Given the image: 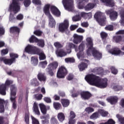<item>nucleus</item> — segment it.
<instances>
[{
    "label": "nucleus",
    "mask_w": 124,
    "mask_h": 124,
    "mask_svg": "<svg viewBox=\"0 0 124 124\" xmlns=\"http://www.w3.org/2000/svg\"><path fill=\"white\" fill-rule=\"evenodd\" d=\"M85 79L90 85L95 86L100 89H105L108 86V79L107 78L101 79L93 74L87 75Z\"/></svg>",
    "instance_id": "obj_1"
},
{
    "label": "nucleus",
    "mask_w": 124,
    "mask_h": 124,
    "mask_svg": "<svg viewBox=\"0 0 124 124\" xmlns=\"http://www.w3.org/2000/svg\"><path fill=\"white\" fill-rule=\"evenodd\" d=\"M50 7L51 13L57 17L61 16V12L57 7L50 4H46L44 7V12L49 19V25L51 28H54L56 26V22L50 13Z\"/></svg>",
    "instance_id": "obj_2"
},
{
    "label": "nucleus",
    "mask_w": 124,
    "mask_h": 124,
    "mask_svg": "<svg viewBox=\"0 0 124 124\" xmlns=\"http://www.w3.org/2000/svg\"><path fill=\"white\" fill-rule=\"evenodd\" d=\"M86 46L88 48L86 53L88 56H93L96 59V60H100L102 58V54L101 53L97 51L96 49L93 48V40L92 37H88L86 39Z\"/></svg>",
    "instance_id": "obj_3"
},
{
    "label": "nucleus",
    "mask_w": 124,
    "mask_h": 124,
    "mask_svg": "<svg viewBox=\"0 0 124 124\" xmlns=\"http://www.w3.org/2000/svg\"><path fill=\"white\" fill-rule=\"evenodd\" d=\"M71 48H75L76 52L79 51L77 56L79 60H82L83 58L86 57V53L84 52L85 50V44L84 43H81L78 47L72 43H68L67 44V49H69V51L68 52L69 54L71 53Z\"/></svg>",
    "instance_id": "obj_4"
},
{
    "label": "nucleus",
    "mask_w": 124,
    "mask_h": 124,
    "mask_svg": "<svg viewBox=\"0 0 124 124\" xmlns=\"http://www.w3.org/2000/svg\"><path fill=\"white\" fill-rule=\"evenodd\" d=\"M18 56L14 53H11L10 54V59H6L5 57H0V62H3L5 64H7L8 65H11L12 63L15 62L16 59L18 58Z\"/></svg>",
    "instance_id": "obj_5"
},
{
    "label": "nucleus",
    "mask_w": 124,
    "mask_h": 124,
    "mask_svg": "<svg viewBox=\"0 0 124 124\" xmlns=\"http://www.w3.org/2000/svg\"><path fill=\"white\" fill-rule=\"evenodd\" d=\"M94 17L100 26H105L106 24V17L104 16V14L100 12H97Z\"/></svg>",
    "instance_id": "obj_6"
},
{
    "label": "nucleus",
    "mask_w": 124,
    "mask_h": 124,
    "mask_svg": "<svg viewBox=\"0 0 124 124\" xmlns=\"http://www.w3.org/2000/svg\"><path fill=\"white\" fill-rule=\"evenodd\" d=\"M25 51L26 53L30 54L31 55H35V54L38 53L39 49L36 46L28 45L25 48Z\"/></svg>",
    "instance_id": "obj_7"
},
{
    "label": "nucleus",
    "mask_w": 124,
    "mask_h": 124,
    "mask_svg": "<svg viewBox=\"0 0 124 124\" xmlns=\"http://www.w3.org/2000/svg\"><path fill=\"white\" fill-rule=\"evenodd\" d=\"M62 3L66 10L68 11L73 10V0H62Z\"/></svg>",
    "instance_id": "obj_8"
},
{
    "label": "nucleus",
    "mask_w": 124,
    "mask_h": 124,
    "mask_svg": "<svg viewBox=\"0 0 124 124\" xmlns=\"http://www.w3.org/2000/svg\"><path fill=\"white\" fill-rule=\"evenodd\" d=\"M30 43H33V42H37L38 46L43 47L45 45L44 40H38L37 38L35 37L34 35H32L29 39Z\"/></svg>",
    "instance_id": "obj_9"
},
{
    "label": "nucleus",
    "mask_w": 124,
    "mask_h": 124,
    "mask_svg": "<svg viewBox=\"0 0 124 124\" xmlns=\"http://www.w3.org/2000/svg\"><path fill=\"white\" fill-rule=\"evenodd\" d=\"M13 81L12 80H9L7 79L4 84H3L0 86V94H2V95H5L6 94V92H5V90L6 88H7L8 86H9L11 84H12Z\"/></svg>",
    "instance_id": "obj_10"
},
{
    "label": "nucleus",
    "mask_w": 124,
    "mask_h": 124,
    "mask_svg": "<svg viewBox=\"0 0 124 124\" xmlns=\"http://www.w3.org/2000/svg\"><path fill=\"white\" fill-rule=\"evenodd\" d=\"M107 15H109V18L111 21H115L118 18V12L112 10H107L106 11Z\"/></svg>",
    "instance_id": "obj_11"
},
{
    "label": "nucleus",
    "mask_w": 124,
    "mask_h": 124,
    "mask_svg": "<svg viewBox=\"0 0 124 124\" xmlns=\"http://www.w3.org/2000/svg\"><path fill=\"white\" fill-rule=\"evenodd\" d=\"M67 74V71L64 66H61L57 72L58 78H64V76Z\"/></svg>",
    "instance_id": "obj_12"
},
{
    "label": "nucleus",
    "mask_w": 124,
    "mask_h": 124,
    "mask_svg": "<svg viewBox=\"0 0 124 124\" xmlns=\"http://www.w3.org/2000/svg\"><path fill=\"white\" fill-rule=\"evenodd\" d=\"M68 26H69V23L68 22V20H64L63 22L61 23L59 25L60 31H61V32H63V31H65L67 30Z\"/></svg>",
    "instance_id": "obj_13"
},
{
    "label": "nucleus",
    "mask_w": 124,
    "mask_h": 124,
    "mask_svg": "<svg viewBox=\"0 0 124 124\" xmlns=\"http://www.w3.org/2000/svg\"><path fill=\"white\" fill-rule=\"evenodd\" d=\"M66 52L64 51L63 49H58L56 51V54L57 57H60V58H62V57H65L67 54H69V48H67V45L66 46Z\"/></svg>",
    "instance_id": "obj_14"
},
{
    "label": "nucleus",
    "mask_w": 124,
    "mask_h": 124,
    "mask_svg": "<svg viewBox=\"0 0 124 124\" xmlns=\"http://www.w3.org/2000/svg\"><path fill=\"white\" fill-rule=\"evenodd\" d=\"M73 38V42L75 44H79V43H81V41L84 39V37L83 36L77 34H74Z\"/></svg>",
    "instance_id": "obj_15"
},
{
    "label": "nucleus",
    "mask_w": 124,
    "mask_h": 124,
    "mask_svg": "<svg viewBox=\"0 0 124 124\" xmlns=\"http://www.w3.org/2000/svg\"><path fill=\"white\" fill-rule=\"evenodd\" d=\"M122 51L119 48H115L111 52L112 55H115V56H122L124 55V46L121 48Z\"/></svg>",
    "instance_id": "obj_16"
},
{
    "label": "nucleus",
    "mask_w": 124,
    "mask_h": 124,
    "mask_svg": "<svg viewBox=\"0 0 124 124\" xmlns=\"http://www.w3.org/2000/svg\"><path fill=\"white\" fill-rule=\"evenodd\" d=\"M81 98L84 100H87L89 99L90 97H92V94L88 91L82 92L80 93Z\"/></svg>",
    "instance_id": "obj_17"
},
{
    "label": "nucleus",
    "mask_w": 124,
    "mask_h": 124,
    "mask_svg": "<svg viewBox=\"0 0 124 124\" xmlns=\"http://www.w3.org/2000/svg\"><path fill=\"white\" fill-rule=\"evenodd\" d=\"M16 87L14 85L11 86V100L13 102L15 100L16 98Z\"/></svg>",
    "instance_id": "obj_18"
},
{
    "label": "nucleus",
    "mask_w": 124,
    "mask_h": 124,
    "mask_svg": "<svg viewBox=\"0 0 124 124\" xmlns=\"http://www.w3.org/2000/svg\"><path fill=\"white\" fill-rule=\"evenodd\" d=\"M107 100L110 104H116L118 102V100H119V98L117 96H112L108 98Z\"/></svg>",
    "instance_id": "obj_19"
},
{
    "label": "nucleus",
    "mask_w": 124,
    "mask_h": 124,
    "mask_svg": "<svg viewBox=\"0 0 124 124\" xmlns=\"http://www.w3.org/2000/svg\"><path fill=\"white\" fill-rule=\"evenodd\" d=\"M89 63V61L87 60H84V62H82L78 65V68L80 71H83L85 70L86 68L88 67V64Z\"/></svg>",
    "instance_id": "obj_20"
},
{
    "label": "nucleus",
    "mask_w": 124,
    "mask_h": 124,
    "mask_svg": "<svg viewBox=\"0 0 124 124\" xmlns=\"http://www.w3.org/2000/svg\"><path fill=\"white\" fill-rule=\"evenodd\" d=\"M76 117V115H75V113H74V112L71 111L70 113V118L69 119V124H75L76 120H74V118Z\"/></svg>",
    "instance_id": "obj_21"
},
{
    "label": "nucleus",
    "mask_w": 124,
    "mask_h": 124,
    "mask_svg": "<svg viewBox=\"0 0 124 124\" xmlns=\"http://www.w3.org/2000/svg\"><path fill=\"white\" fill-rule=\"evenodd\" d=\"M7 104V102H5L4 100L0 98V113L4 112V105Z\"/></svg>",
    "instance_id": "obj_22"
},
{
    "label": "nucleus",
    "mask_w": 124,
    "mask_h": 124,
    "mask_svg": "<svg viewBox=\"0 0 124 124\" xmlns=\"http://www.w3.org/2000/svg\"><path fill=\"white\" fill-rule=\"evenodd\" d=\"M33 111L36 115H40V111H39V108H38V104L36 103H34L33 104Z\"/></svg>",
    "instance_id": "obj_23"
},
{
    "label": "nucleus",
    "mask_w": 124,
    "mask_h": 124,
    "mask_svg": "<svg viewBox=\"0 0 124 124\" xmlns=\"http://www.w3.org/2000/svg\"><path fill=\"white\" fill-rule=\"evenodd\" d=\"M102 2L106 3L107 6L112 7L115 5V3L113 0H101Z\"/></svg>",
    "instance_id": "obj_24"
},
{
    "label": "nucleus",
    "mask_w": 124,
    "mask_h": 124,
    "mask_svg": "<svg viewBox=\"0 0 124 124\" xmlns=\"http://www.w3.org/2000/svg\"><path fill=\"white\" fill-rule=\"evenodd\" d=\"M36 54L39 55V59L40 61H43L45 60V59H46V55H45V54H44V52L40 51L39 49V51H38V53Z\"/></svg>",
    "instance_id": "obj_25"
},
{
    "label": "nucleus",
    "mask_w": 124,
    "mask_h": 124,
    "mask_svg": "<svg viewBox=\"0 0 124 124\" xmlns=\"http://www.w3.org/2000/svg\"><path fill=\"white\" fill-rule=\"evenodd\" d=\"M39 106L42 114L45 115V114L47 113V109L46 108V106L45 105H44L43 103L39 104Z\"/></svg>",
    "instance_id": "obj_26"
},
{
    "label": "nucleus",
    "mask_w": 124,
    "mask_h": 124,
    "mask_svg": "<svg viewBox=\"0 0 124 124\" xmlns=\"http://www.w3.org/2000/svg\"><path fill=\"white\" fill-rule=\"evenodd\" d=\"M61 103L63 107H68L69 106L70 102L68 99H61Z\"/></svg>",
    "instance_id": "obj_27"
},
{
    "label": "nucleus",
    "mask_w": 124,
    "mask_h": 124,
    "mask_svg": "<svg viewBox=\"0 0 124 124\" xmlns=\"http://www.w3.org/2000/svg\"><path fill=\"white\" fill-rule=\"evenodd\" d=\"M81 17H83V18H85V19H91L92 18V13H81Z\"/></svg>",
    "instance_id": "obj_28"
},
{
    "label": "nucleus",
    "mask_w": 124,
    "mask_h": 124,
    "mask_svg": "<svg viewBox=\"0 0 124 124\" xmlns=\"http://www.w3.org/2000/svg\"><path fill=\"white\" fill-rule=\"evenodd\" d=\"M121 20L120 21L121 26H124V10H122L120 14Z\"/></svg>",
    "instance_id": "obj_29"
},
{
    "label": "nucleus",
    "mask_w": 124,
    "mask_h": 124,
    "mask_svg": "<svg viewBox=\"0 0 124 124\" xmlns=\"http://www.w3.org/2000/svg\"><path fill=\"white\" fill-rule=\"evenodd\" d=\"M58 65H59V64H58V62H54L53 63H51L49 64L48 68H50V69H56L57 67H58Z\"/></svg>",
    "instance_id": "obj_30"
},
{
    "label": "nucleus",
    "mask_w": 124,
    "mask_h": 124,
    "mask_svg": "<svg viewBox=\"0 0 124 124\" xmlns=\"http://www.w3.org/2000/svg\"><path fill=\"white\" fill-rule=\"evenodd\" d=\"M31 63L33 65H37L38 64V59L35 57H32L31 58Z\"/></svg>",
    "instance_id": "obj_31"
},
{
    "label": "nucleus",
    "mask_w": 124,
    "mask_h": 124,
    "mask_svg": "<svg viewBox=\"0 0 124 124\" xmlns=\"http://www.w3.org/2000/svg\"><path fill=\"white\" fill-rule=\"evenodd\" d=\"M65 62L66 63H71L73 62H75V59L73 57L71 58H67L65 59Z\"/></svg>",
    "instance_id": "obj_32"
},
{
    "label": "nucleus",
    "mask_w": 124,
    "mask_h": 124,
    "mask_svg": "<svg viewBox=\"0 0 124 124\" xmlns=\"http://www.w3.org/2000/svg\"><path fill=\"white\" fill-rule=\"evenodd\" d=\"M58 118L60 122H63L65 118L64 114H63L62 112L58 113Z\"/></svg>",
    "instance_id": "obj_33"
},
{
    "label": "nucleus",
    "mask_w": 124,
    "mask_h": 124,
    "mask_svg": "<svg viewBox=\"0 0 124 124\" xmlns=\"http://www.w3.org/2000/svg\"><path fill=\"white\" fill-rule=\"evenodd\" d=\"M49 118H50V116L48 114L45 116H41V119H42V120H46V122L45 121L43 120L42 124H46H46H48V119H49Z\"/></svg>",
    "instance_id": "obj_34"
},
{
    "label": "nucleus",
    "mask_w": 124,
    "mask_h": 124,
    "mask_svg": "<svg viewBox=\"0 0 124 124\" xmlns=\"http://www.w3.org/2000/svg\"><path fill=\"white\" fill-rule=\"evenodd\" d=\"M80 0V1L78 2V8H79V9H82L83 7H84V6L82 5L83 3L88 1V0Z\"/></svg>",
    "instance_id": "obj_35"
},
{
    "label": "nucleus",
    "mask_w": 124,
    "mask_h": 124,
    "mask_svg": "<svg viewBox=\"0 0 124 124\" xmlns=\"http://www.w3.org/2000/svg\"><path fill=\"white\" fill-rule=\"evenodd\" d=\"M10 31L12 33H13V32L19 33L20 32V29L18 27H13L10 28Z\"/></svg>",
    "instance_id": "obj_36"
},
{
    "label": "nucleus",
    "mask_w": 124,
    "mask_h": 124,
    "mask_svg": "<svg viewBox=\"0 0 124 124\" xmlns=\"http://www.w3.org/2000/svg\"><path fill=\"white\" fill-rule=\"evenodd\" d=\"M100 115L99 114V113L95 112L93 113L91 116L90 119H92V120H95L96 119H97V118H99Z\"/></svg>",
    "instance_id": "obj_37"
},
{
    "label": "nucleus",
    "mask_w": 124,
    "mask_h": 124,
    "mask_svg": "<svg viewBox=\"0 0 124 124\" xmlns=\"http://www.w3.org/2000/svg\"><path fill=\"white\" fill-rule=\"evenodd\" d=\"M98 112L99 115H101L102 117H106L108 115V112L103 109H99Z\"/></svg>",
    "instance_id": "obj_38"
},
{
    "label": "nucleus",
    "mask_w": 124,
    "mask_h": 124,
    "mask_svg": "<svg viewBox=\"0 0 124 124\" xmlns=\"http://www.w3.org/2000/svg\"><path fill=\"white\" fill-rule=\"evenodd\" d=\"M48 64V62H47V61H43L39 62V66L40 67H42V68H45L46 66H47V64Z\"/></svg>",
    "instance_id": "obj_39"
},
{
    "label": "nucleus",
    "mask_w": 124,
    "mask_h": 124,
    "mask_svg": "<svg viewBox=\"0 0 124 124\" xmlns=\"http://www.w3.org/2000/svg\"><path fill=\"white\" fill-rule=\"evenodd\" d=\"M95 6V4H88L85 7V10H91Z\"/></svg>",
    "instance_id": "obj_40"
},
{
    "label": "nucleus",
    "mask_w": 124,
    "mask_h": 124,
    "mask_svg": "<svg viewBox=\"0 0 124 124\" xmlns=\"http://www.w3.org/2000/svg\"><path fill=\"white\" fill-rule=\"evenodd\" d=\"M38 78L40 81H45L46 78L44 76V75L42 73H40L38 75Z\"/></svg>",
    "instance_id": "obj_41"
},
{
    "label": "nucleus",
    "mask_w": 124,
    "mask_h": 124,
    "mask_svg": "<svg viewBox=\"0 0 124 124\" xmlns=\"http://www.w3.org/2000/svg\"><path fill=\"white\" fill-rule=\"evenodd\" d=\"M62 105L59 103L54 102L53 103V107L56 110H59L60 109Z\"/></svg>",
    "instance_id": "obj_42"
},
{
    "label": "nucleus",
    "mask_w": 124,
    "mask_h": 124,
    "mask_svg": "<svg viewBox=\"0 0 124 124\" xmlns=\"http://www.w3.org/2000/svg\"><path fill=\"white\" fill-rule=\"evenodd\" d=\"M85 111L86 113L90 114V113H92V112H93V111H94V110L93 109V108L91 107H88L85 108Z\"/></svg>",
    "instance_id": "obj_43"
},
{
    "label": "nucleus",
    "mask_w": 124,
    "mask_h": 124,
    "mask_svg": "<svg viewBox=\"0 0 124 124\" xmlns=\"http://www.w3.org/2000/svg\"><path fill=\"white\" fill-rule=\"evenodd\" d=\"M113 40L116 43L120 42L122 40V37L120 36L113 37Z\"/></svg>",
    "instance_id": "obj_44"
},
{
    "label": "nucleus",
    "mask_w": 124,
    "mask_h": 124,
    "mask_svg": "<svg viewBox=\"0 0 124 124\" xmlns=\"http://www.w3.org/2000/svg\"><path fill=\"white\" fill-rule=\"evenodd\" d=\"M72 20L73 22H77L78 21H80L81 20V17L80 16H76L72 18Z\"/></svg>",
    "instance_id": "obj_45"
},
{
    "label": "nucleus",
    "mask_w": 124,
    "mask_h": 124,
    "mask_svg": "<svg viewBox=\"0 0 124 124\" xmlns=\"http://www.w3.org/2000/svg\"><path fill=\"white\" fill-rule=\"evenodd\" d=\"M31 0H25L24 2V5L25 7H28V6H30V5L31 3Z\"/></svg>",
    "instance_id": "obj_46"
},
{
    "label": "nucleus",
    "mask_w": 124,
    "mask_h": 124,
    "mask_svg": "<svg viewBox=\"0 0 124 124\" xmlns=\"http://www.w3.org/2000/svg\"><path fill=\"white\" fill-rule=\"evenodd\" d=\"M30 114L29 113H27L25 115V122L26 124H29L30 122Z\"/></svg>",
    "instance_id": "obj_47"
},
{
    "label": "nucleus",
    "mask_w": 124,
    "mask_h": 124,
    "mask_svg": "<svg viewBox=\"0 0 124 124\" xmlns=\"http://www.w3.org/2000/svg\"><path fill=\"white\" fill-rule=\"evenodd\" d=\"M32 3L36 5H41V0H32Z\"/></svg>",
    "instance_id": "obj_48"
},
{
    "label": "nucleus",
    "mask_w": 124,
    "mask_h": 124,
    "mask_svg": "<svg viewBox=\"0 0 124 124\" xmlns=\"http://www.w3.org/2000/svg\"><path fill=\"white\" fill-rule=\"evenodd\" d=\"M106 31H113L114 27L112 25H108L105 28Z\"/></svg>",
    "instance_id": "obj_49"
},
{
    "label": "nucleus",
    "mask_w": 124,
    "mask_h": 124,
    "mask_svg": "<svg viewBox=\"0 0 124 124\" xmlns=\"http://www.w3.org/2000/svg\"><path fill=\"white\" fill-rule=\"evenodd\" d=\"M31 118L32 119V124H39V122H38L37 119L33 116H31Z\"/></svg>",
    "instance_id": "obj_50"
},
{
    "label": "nucleus",
    "mask_w": 124,
    "mask_h": 124,
    "mask_svg": "<svg viewBox=\"0 0 124 124\" xmlns=\"http://www.w3.org/2000/svg\"><path fill=\"white\" fill-rule=\"evenodd\" d=\"M54 45L56 48H61V47H62V45L59 42L54 43Z\"/></svg>",
    "instance_id": "obj_51"
},
{
    "label": "nucleus",
    "mask_w": 124,
    "mask_h": 124,
    "mask_svg": "<svg viewBox=\"0 0 124 124\" xmlns=\"http://www.w3.org/2000/svg\"><path fill=\"white\" fill-rule=\"evenodd\" d=\"M113 89L114 90V91H121V90H122L123 88H122V87L121 86L116 85L113 87Z\"/></svg>",
    "instance_id": "obj_52"
},
{
    "label": "nucleus",
    "mask_w": 124,
    "mask_h": 124,
    "mask_svg": "<svg viewBox=\"0 0 124 124\" xmlns=\"http://www.w3.org/2000/svg\"><path fill=\"white\" fill-rule=\"evenodd\" d=\"M110 69L111 70V73L112 74H117L118 73V70L115 68L114 67H111L110 68Z\"/></svg>",
    "instance_id": "obj_53"
},
{
    "label": "nucleus",
    "mask_w": 124,
    "mask_h": 124,
    "mask_svg": "<svg viewBox=\"0 0 124 124\" xmlns=\"http://www.w3.org/2000/svg\"><path fill=\"white\" fill-rule=\"evenodd\" d=\"M53 70L52 69H51L50 68H47L46 69V71L48 72V74H49V75H50V76H53V75H54V73L53 72V71H52Z\"/></svg>",
    "instance_id": "obj_54"
},
{
    "label": "nucleus",
    "mask_w": 124,
    "mask_h": 124,
    "mask_svg": "<svg viewBox=\"0 0 124 124\" xmlns=\"http://www.w3.org/2000/svg\"><path fill=\"white\" fill-rule=\"evenodd\" d=\"M8 53V49H3L1 51V55L2 56H4V55H6V54Z\"/></svg>",
    "instance_id": "obj_55"
},
{
    "label": "nucleus",
    "mask_w": 124,
    "mask_h": 124,
    "mask_svg": "<svg viewBox=\"0 0 124 124\" xmlns=\"http://www.w3.org/2000/svg\"><path fill=\"white\" fill-rule=\"evenodd\" d=\"M44 100H45V101L47 103H51V102H52V100L49 97H46L44 98Z\"/></svg>",
    "instance_id": "obj_56"
},
{
    "label": "nucleus",
    "mask_w": 124,
    "mask_h": 124,
    "mask_svg": "<svg viewBox=\"0 0 124 124\" xmlns=\"http://www.w3.org/2000/svg\"><path fill=\"white\" fill-rule=\"evenodd\" d=\"M117 118L118 119L119 122H121V123H123V122H124V118H123L122 116H121L120 115L117 114L116 115Z\"/></svg>",
    "instance_id": "obj_57"
},
{
    "label": "nucleus",
    "mask_w": 124,
    "mask_h": 124,
    "mask_svg": "<svg viewBox=\"0 0 124 124\" xmlns=\"http://www.w3.org/2000/svg\"><path fill=\"white\" fill-rule=\"evenodd\" d=\"M78 28V25H72L70 26V29L71 31H74Z\"/></svg>",
    "instance_id": "obj_58"
},
{
    "label": "nucleus",
    "mask_w": 124,
    "mask_h": 124,
    "mask_svg": "<svg viewBox=\"0 0 124 124\" xmlns=\"http://www.w3.org/2000/svg\"><path fill=\"white\" fill-rule=\"evenodd\" d=\"M101 36L102 37V38H106V37H107V33L105 32H101Z\"/></svg>",
    "instance_id": "obj_59"
},
{
    "label": "nucleus",
    "mask_w": 124,
    "mask_h": 124,
    "mask_svg": "<svg viewBox=\"0 0 124 124\" xmlns=\"http://www.w3.org/2000/svg\"><path fill=\"white\" fill-rule=\"evenodd\" d=\"M35 96L38 100H40L43 97V95L41 94L35 95Z\"/></svg>",
    "instance_id": "obj_60"
},
{
    "label": "nucleus",
    "mask_w": 124,
    "mask_h": 124,
    "mask_svg": "<svg viewBox=\"0 0 124 124\" xmlns=\"http://www.w3.org/2000/svg\"><path fill=\"white\" fill-rule=\"evenodd\" d=\"M24 16L22 14H19L16 16L17 20H23Z\"/></svg>",
    "instance_id": "obj_61"
},
{
    "label": "nucleus",
    "mask_w": 124,
    "mask_h": 124,
    "mask_svg": "<svg viewBox=\"0 0 124 124\" xmlns=\"http://www.w3.org/2000/svg\"><path fill=\"white\" fill-rule=\"evenodd\" d=\"M81 26L83 28H88L89 27V23L88 22H82L81 24Z\"/></svg>",
    "instance_id": "obj_62"
},
{
    "label": "nucleus",
    "mask_w": 124,
    "mask_h": 124,
    "mask_svg": "<svg viewBox=\"0 0 124 124\" xmlns=\"http://www.w3.org/2000/svg\"><path fill=\"white\" fill-rule=\"evenodd\" d=\"M34 34L36 35H37V36H40V35H41V34H42V32L39 31H36L34 32Z\"/></svg>",
    "instance_id": "obj_63"
},
{
    "label": "nucleus",
    "mask_w": 124,
    "mask_h": 124,
    "mask_svg": "<svg viewBox=\"0 0 124 124\" xmlns=\"http://www.w3.org/2000/svg\"><path fill=\"white\" fill-rule=\"evenodd\" d=\"M84 31L85 30L81 28H79L78 30H77V32H79V33H83Z\"/></svg>",
    "instance_id": "obj_64"
}]
</instances>
